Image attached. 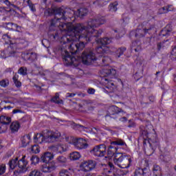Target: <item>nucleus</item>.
<instances>
[{"mask_svg":"<svg viewBox=\"0 0 176 176\" xmlns=\"http://www.w3.org/2000/svg\"><path fill=\"white\" fill-rule=\"evenodd\" d=\"M102 24H105V19L102 16L89 19L87 27L82 23H77L74 25L72 22L67 23V35L69 38H67V45L69 46L70 53L76 54L78 52L85 49V43L83 41L78 43L79 39L90 42L93 37L100 36L101 33L94 28H98Z\"/></svg>","mask_w":176,"mask_h":176,"instance_id":"f257e3e1","label":"nucleus"},{"mask_svg":"<svg viewBox=\"0 0 176 176\" xmlns=\"http://www.w3.org/2000/svg\"><path fill=\"white\" fill-rule=\"evenodd\" d=\"M45 16H52L54 14V19H52L50 25V30H54L58 27L61 31L63 36L60 39L61 46L59 48V54L60 57L67 64V21H65V11L61 8H48L45 10Z\"/></svg>","mask_w":176,"mask_h":176,"instance_id":"f03ea898","label":"nucleus"},{"mask_svg":"<svg viewBox=\"0 0 176 176\" xmlns=\"http://www.w3.org/2000/svg\"><path fill=\"white\" fill-rule=\"evenodd\" d=\"M60 137H61V133L58 131L45 130L42 133H37L34 137V140L36 144H42V142L52 144L58 141Z\"/></svg>","mask_w":176,"mask_h":176,"instance_id":"7ed1b4c3","label":"nucleus"},{"mask_svg":"<svg viewBox=\"0 0 176 176\" xmlns=\"http://www.w3.org/2000/svg\"><path fill=\"white\" fill-rule=\"evenodd\" d=\"M114 164L120 168H129L131 164V157L130 155H123L116 154L113 159Z\"/></svg>","mask_w":176,"mask_h":176,"instance_id":"20e7f679","label":"nucleus"},{"mask_svg":"<svg viewBox=\"0 0 176 176\" xmlns=\"http://www.w3.org/2000/svg\"><path fill=\"white\" fill-rule=\"evenodd\" d=\"M155 30V25H151L149 23H144L142 25V28H138L135 32V36L140 39V38H144L146 34H151V31Z\"/></svg>","mask_w":176,"mask_h":176,"instance_id":"39448f33","label":"nucleus"},{"mask_svg":"<svg viewBox=\"0 0 176 176\" xmlns=\"http://www.w3.org/2000/svg\"><path fill=\"white\" fill-rule=\"evenodd\" d=\"M81 60L85 65H90V64H93V62L97 60V57L96 54L93 52V50L88 49L82 52Z\"/></svg>","mask_w":176,"mask_h":176,"instance_id":"423d86ee","label":"nucleus"},{"mask_svg":"<svg viewBox=\"0 0 176 176\" xmlns=\"http://www.w3.org/2000/svg\"><path fill=\"white\" fill-rule=\"evenodd\" d=\"M67 141L69 144H72L73 145H74L76 149H86L87 146H89V144L85 139H76L72 136H70L67 138Z\"/></svg>","mask_w":176,"mask_h":176,"instance_id":"0eeeda50","label":"nucleus"},{"mask_svg":"<svg viewBox=\"0 0 176 176\" xmlns=\"http://www.w3.org/2000/svg\"><path fill=\"white\" fill-rule=\"evenodd\" d=\"M90 153L98 157L105 156V155H107V146H105V144L95 146L93 149L90 151Z\"/></svg>","mask_w":176,"mask_h":176,"instance_id":"6e6552de","label":"nucleus"},{"mask_svg":"<svg viewBox=\"0 0 176 176\" xmlns=\"http://www.w3.org/2000/svg\"><path fill=\"white\" fill-rule=\"evenodd\" d=\"M96 166H97V162L96 161L87 160L82 162L80 165V167L82 171L87 173V171H91V170H94V168H96Z\"/></svg>","mask_w":176,"mask_h":176,"instance_id":"1a4fd4ad","label":"nucleus"},{"mask_svg":"<svg viewBox=\"0 0 176 176\" xmlns=\"http://www.w3.org/2000/svg\"><path fill=\"white\" fill-rule=\"evenodd\" d=\"M12 122V118L10 117H6L5 116H0V134L5 133L8 130V126Z\"/></svg>","mask_w":176,"mask_h":176,"instance_id":"9d476101","label":"nucleus"},{"mask_svg":"<svg viewBox=\"0 0 176 176\" xmlns=\"http://www.w3.org/2000/svg\"><path fill=\"white\" fill-rule=\"evenodd\" d=\"M57 168V166H56V163L54 162H50L45 164H43L40 167L41 171L42 173H53Z\"/></svg>","mask_w":176,"mask_h":176,"instance_id":"9b49d317","label":"nucleus"},{"mask_svg":"<svg viewBox=\"0 0 176 176\" xmlns=\"http://www.w3.org/2000/svg\"><path fill=\"white\" fill-rule=\"evenodd\" d=\"M109 167L111 168V171H113L114 176H124L129 173V170L118 169L115 168V166L112 162H109Z\"/></svg>","mask_w":176,"mask_h":176,"instance_id":"f8f14e48","label":"nucleus"},{"mask_svg":"<svg viewBox=\"0 0 176 176\" xmlns=\"http://www.w3.org/2000/svg\"><path fill=\"white\" fill-rule=\"evenodd\" d=\"M6 55H3L4 54L3 53V56H5L4 57H14V56H16V53H17V43L10 44V45L6 48Z\"/></svg>","mask_w":176,"mask_h":176,"instance_id":"ddd939ff","label":"nucleus"},{"mask_svg":"<svg viewBox=\"0 0 176 176\" xmlns=\"http://www.w3.org/2000/svg\"><path fill=\"white\" fill-rule=\"evenodd\" d=\"M23 58L25 61H30L34 63L36 60H38V55L35 52H26L23 54Z\"/></svg>","mask_w":176,"mask_h":176,"instance_id":"4468645a","label":"nucleus"},{"mask_svg":"<svg viewBox=\"0 0 176 176\" xmlns=\"http://www.w3.org/2000/svg\"><path fill=\"white\" fill-rule=\"evenodd\" d=\"M67 65H74V67H78L80 62L79 60L76 59L75 56L69 55V53L67 52Z\"/></svg>","mask_w":176,"mask_h":176,"instance_id":"2eb2a0df","label":"nucleus"},{"mask_svg":"<svg viewBox=\"0 0 176 176\" xmlns=\"http://www.w3.org/2000/svg\"><path fill=\"white\" fill-rule=\"evenodd\" d=\"M27 164H28V162L25 160V156L18 160V167L22 170V173L27 171Z\"/></svg>","mask_w":176,"mask_h":176,"instance_id":"dca6fc26","label":"nucleus"},{"mask_svg":"<svg viewBox=\"0 0 176 176\" xmlns=\"http://www.w3.org/2000/svg\"><path fill=\"white\" fill-rule=\"evenodd\" d=\"M172 31H173V25H171V24H168L161 31L160 36H170V34H171Z\"/></svg>","mask_w":176,"mask_h":176,"instance_id":"f3484780","label":"nucleus"},{"mask_svg":"<svg viewBox=\"0 0 176 176\" xmlns=\"http://www.w3.org/2000/svg\"><path fill=\"white\" fill-rule=\"evenodd\" d=\"M54 157L53 154L52 153L46 152L44 154H43L41 157V160L43 162V163H49L50 160H52Z\"/></svg>","mask_w":176,"mask_h":176,"instance_id":"a211bd4d","label":"nucleus"},{"mask_svg":"<svg viewBox=\"0 0 176 176\" xmlns=\"http://www.w3.org/2000/svg\"><path fill=\"white\" fill-rule=\"evenodd\" d=\"M102 72L104 76H109V78H113L114 76H116V69H104Z\"/></svg>","mask_w":176,"mask_h":176,"instance_id":"6ab92c4d","label":"nucleus"},{"mask_svg":"<svg viewBox=\"0 0 176 176\" xmlns=\"http://www.w3.org/2000/svg\"><path fill=\"white\" fill-rule=\"evenodd\" d=\"M120 112H123L122 109L116 107V106H111L108 109V113L109 116H112V115H118Z\"/></svg>","mask_w":176,"mask_h":176,"instance_id":"aec40b11","label":"nucleus"},{"mask_svg":"<svg viewBox=\"0 0 176 176\" xmlns=\"http://www.w3.org/2000/svg\"><path fill=\"white\" fill-rule=\"evenodd\" d=\"M144 138V141H143L144 145H146V142H148L150 144V146H152V144L154 146H157L159 145L157 138H155V139L149 138L148 140V138Z\"/></svg>","mask_w":176,"mask_h":176,"instance_id":"412c9836","label":"nucleus"},{"mask_svg":"<svg viewBox=\"0 0 176 176\" xmlns=\"http://www.w3.org/2000/svg\"><path fill=\"white\" fill-rule=\"evenodd\" d=\"M80 157H82V155L78 151H73L69 155V159L72 161L79 160Z\"/></svg>","mask_w":176,"mask_h":176,"instance_id":"4be33fe9","label":"nucleus"},{"mask_svg":"<svg viewBox=\"0 0 176 176\" xmlns=\"http://www.w3.org/2000/svg\"><path fill=\"white\" fill-rule=\"evenodd\" d=\"M31 141V135L27 134L25 135L22 138H21V142H22V146L24 148L30 144Z\"/></svg>","mask_w":176,"mask_h":176,"instance_id":"5701e85b","label":"nucleus"},{"mask_svg":"<svg viewBox=\"0 0 176 176\" xmlns=\"http://www.w3.org/2000/svg\"><path fill=\"white\" fill-rule=\"evenodd\" d=\"M153 173L154 176H162V168L157 164L153 166Z\"/></svg>","mask_w":176,"mask_h":176,"instance_id":"b1692460","label":"nucleus"},{"mask_svg":"<svg viewBox=\"0 0 176 176\" xmlns=\"http://www.w3.org/2000/svg\"><path fill=\"white\" fill-rule=\"evenodd\" d=\"M3 39L5 41L6 43H7V45H13L14 43H17V40H11L10 36H9L8 34H3Z\"/></svg>","mask_w":176,"mask_h":176,"instance_id":"393cba45","label":"nucleus"},{"mask_svg":"<svg viewBox=\"0 0 176 176\" xmlns=\"http://www.w3.org/2000/svg\"><path fill=\"white\" fill-rule=\"evenodd\" d=\"M18 162L19 157H15L14 159L10 160L8 162L10 168H11V170H14L16 166H18Z\"/></svg>","mask_w":176,"mask_h":176,"instance_id":"a878e982","label":"nucleus"},{"mask_svg":"<svg viewBox=\"0 0 176 176\" xmlns=\"http://www.w3.org/2000/svg\"><path fill=\"white\" fill-rule=\"evenodd\" d=\"M118 146H109L107 150V155L109 156H113L118 152Z\"/></svg>","mask_w":176,"mask_h":176,"instance_id":"bb28decb","label":"nucleus"},{"mask_svg":"<svg viewBox=\"0 0 176 176\" xmlns=\"http://www.w3.org/2000/svg\"><path fill=\"white\" fill-rule=\"evenodd\" d=\"M100 43H101V45H102V46H105L106 45H109L110 43H112V39L109 38L108 37H105L103 38H100L99 40Z\"/></svg>","mask_w":176,"mask_h":176,"instance_id":"cd10ccee","label":"nucleus"},{"mask_svg":"<svg viewBox=\"0 0 176 176\" xmlns=\"http://www.w3.org/2000/svg\"><path fill=\"white\" fill-rule=\"evenodd\" d=\"M19 127L20 124H19L17 122H14L11 124L10 129L12 133H14V131H19Z\"/></svg>","mask_w":176,"mask_h":176,"instance_id":"c85d7f7f","label":"nucleus"},{"mask_svg":"<svg viewBox=\"0 0 176 176\" xmlns=\"http://www.w3.org/2000/svg\"><path fill=\"white\" fill-rule=\"evenodd\" d=\"M3 25L8 30H16V28H19V25L14 23H4Z\"/></svg>","mask_w":176,"mask_h":176,"instance_id":"c756f323","label":"nucleus"},{"mask_svg":"<svg viewBox=\"0 0 176 176\" xmlns=\"http://www.w3.org/2000/svg\"><path fill=\"white\" fill-rule=\"evenodd\" d=\"M170 58L172 61H176V45L172 46Z\"/></svg>","mask_w":176,"mask_h":176,"instance_id":"7c9ffc66","label":"nucleus"},{"mask_svg":"<svg viewBox=\"0 0 176 176\" xmlns=\"http://www.w3.org/2000/svg\"><path fill=\"white\" fill-rule=\"evenodd\" d=\"M13 82L16 86V87H21V82L19 81V75L17 73L12 78Z\"/></svg>","mask_w":176,"mask_h":176,"instance_id":"2f4dec72","label":"nucleus"},{"mask_svg":"<svg viewBox=\"0 0 176 176\" xmlns=\"http://www.w3.org/2000/svg\"><path fill=\"white\" fill-rule=\"evenodd\" d=\"M52 102H55V104H63V100H60V95L56 93L55 96L51 99Z\"/></svg>","mask_w":176,"mask_h":176,"instance_id":"473e14b6","label":"nucleus"},{"mask_svg":"<svg viewBox=\"0 0 176 176\" xmlns=\"http://www.w3.org/2000/svg\"><path fill=\"white\" fill-rule=\"evenodd\" d=\"M67 14L68 15V21H69V20H72V21H75V11L71 10V9H67Z\"/></svg>","mask_w":176,"mask_h":176,"instance_id":"72a5a7b5","label":"nucleus"},{"mask_svg":"<svg viewBox=\"0 0 176 176\" xmlns=\"http://www.w3.org/2000/svg\"><path fill=\"white\" fill-rule=\"evenodd\" d=\"M111 145H119L120 146H124V145H126V142H124L122 139H118L111 142Z\"/></svg>","mask_w":176,"mask_h":176,"instance_id":"f704fd0d","label":"nucleus"},{"mask_svg":"<svg viewBox=\"0 0 176 176\" xmlns=\"http://www.w3.org/2000/svg\"><path fill=\"white\" fill-rule=\"evenodd\" d=\"M133 47H135V52H140L141 50V43L138 41H134L132 43Z\"/></svg>","mask_w":176,"mask_h":176,"instance_id":"c9c22d12","label":"nucleus"},{"mask_svg":"<svg viewBox=\"0 0 176 176\" xmlns=\"http://www.w3.org/2000/svg\"><path fill=\"white\" fill-rule=\"evenodd\" d=\"M87 13H89V10H87V8H80L78 10V16L80 17H83V16H86V14H87Z\"/></svg>","mask_w":176,"mask_h":176,"instance_id":"e433bc0d","label":"nucleus"},{"mask_svg":"<svg viewBox=\"0 0 176 176\" xmlns=\"http://www.w3.org/2000/svg\"><path fill=\"white\" fill-rule=\"evenodd\" d=\"M57 161L61 166H65V163H67V158L64 156H59L57 158Z\"/></svg>","mask_w":176,"mask_h":176,"instance_id":"4c0bfd02","label":"nucleus"},{"mask_svg":"<svg viewBox=\"0 0 176 176\" xmlns=\"http://www.w3.org/2000/svg\"><path fill=\"white\" fill-rule=\"evenodd\" d=\"M118 2L112 3L109 5V10L111 12H116L118 10Z\"/></svg>","mask_w":176,"mask_h":176,"instance_id":"58836bf2","label":"nucleus"},{"mask_svg":"<svg viewBox=\"0 0 176 176\" xmlns=\"http://www.w3.org/2000/svg\"><path fill=\"white\" fill-rule=\"evenodd\" d=\"M57 150L60 153H63V152H65L67 151V145L65 144H58L57 146Z\"/></svg>","mask_w":176,"mask_h":176,"instance_id":"ea45409f","label":"nucleus"},{"mask_svg":"<svg viewBox=\"0 0 176 176\" xmlns=\"http://www.w3.org/2000/svg\"><path fill=\"white\" fill-rule=\"evenodd\" d=\"M27 67H21L19 70H18V74L20 75H22L23 76H25L27 75Z\"/></svg>","mask_w":176,"mask_h":176,"instance_id":"a19ab883","label":"nucleus"},{"mask_svg":"<svg viewBox=\"0 0 176 176\" xmlns=\"http://www.w3.org/2000/svg\"><path fill=\"white\" fill-rule=\"evenodd\" d=\"M0 86L1 87H8L9 86V79L6 78L0 81Z\"/></svg>","mask_w":176,"mask_h":176,"instance_id":"79ce46f5","label":"nucleus"},{"mask_svg":"<svg viewBox=\"0 0 176 176\" xmlns=\"http://www.w3.org/2000/svg\"><path fill=\"white\" fill-rule=\"evenodd\" d=\"M124 52H126V47H122L118 48L116 52V54L118 57H120V56H123V53H124Z\"/></svg>","mask_w":176,"mask_h":176,"instance_id":"37998d69","label":"nucleus"},{"mask_svg":"<svg viewBox=\"0 0 176 176\" xmlns=\"http://www.w3.org/2000/svg\"><path fill=\"white\" fill-rule=\"evenodd\" d=\"M100 57L102 58V63H103L102 65H108V62L110 60L109 58L104 55H100Z\"/></svg>","mask_w":176,"mask_h":176,"instance_id":"c03bdc74","label":"nucleus"},{"mask_svg":"<svg viewBox=\"0 0 176 176\" xmlns=\"http://www.w3.org/2000/svg\"><path fill=\"white\" fill-rule=\"evenodd\" d=\"M29 176H41V171L38 169H34L30 173Z\"/></svg>","mask_w":176,"mask_h":176,"instance_id":"a18cd8bd","label":"nucleus"},{"mask_svg":"<svg viewBox=\"0 0 176 176\" xmlns=\"http://www.w3.org/2000/svg\"><path fill=\"white\" fill-rule=\"evenodd\" d=\"M30 160L32 162V164H38L39 163V157H38L36 155H33Z\"/></svg>","mask_w":176,"mask_h":176,"instance_id":"49530a36","label":"nucleus"},{"mask_svg":"<svg viewBox=\"0 0 176 176\" xmlns=\"http://www.w3.org/2000/svg\"><path fill=\"white\" fill-rule=\"evenodd\" d=\"M102 80L104 82V83L105 85H107V86L109 87H111V86H115V85L113 84V82H111V81H109V79L107 78H102Z\"/></svg>","mask_w":176,"mask_h":176,"instance_id":"de8ad7c7","label":"nucleus"},{"mask_svg":"<svg viewBox=\"0 0 176 176\" xmlns=\"http://www.w3.org/2000/svg\"><path fill=\"white\" fill-rule=\"evenodd\" d=\"M142 175L144 176H151V170L148 168H144L142 169Z\"/></svg>","mask_w":176,"mask_h":176,"instance_id":"09e8293b","label":"nucleus"},{"mask_svg":"<svg viewBox=\"0 0 176 176\" xmlns=\"http://www.w3.org/2000/svg\"><path fill=\"white\" fill-rule=\"evenodd\" d=\"M31 151L32 152V153H39V147H38V146L36 145L32 146Z\"/></svg>","mask_w":176,"mask_h":176,"instance_id":"8fccbe9b","label":"nucleus"},{"mask_svg":"<svg viewBox=\"0 0 176 176\" xmlns=\"http://www.w3.org/2000/svg\"><path fill=\"white\" fill-rule=\"evenodd\" d=\"M142 168H138L135 171V176H142Z\"/></svg>","mask_w":176,"mask_h":176,"instance_id":"3c124183","label":"nucleus"},{"mask_svg":"<svg viewBox=\"0 0 176 176\" xmlns=\"http://www.w3.org/2000/svg\"><path fill=\"white\" fill-rule=\"evenodd\" d=\"M6 170V166L4 164L0 165V175L2 174H5V171Z\"/></svg>","mask_w":176,"mask_h":176,"instance_id":"603ef678","label":"nucleus"},{"mask_svg":"<svg viewBox=\"0 0 176 176\" xmlns=\"http://www.w3.org/2000/svg\"><path fill=\"white\" fill-rule=\"evenodd\" d=\"M3 54L4 56H6V54H8V51L6 50V49L1 51L0 57H1V58H8V57H10V56H3Z\"/></svg>","mask_w":176,"mask_h":176,"instance_id":"864d4df0","label":"nucleus"},{"mask_svg":"<svg viewBox=\"0 0 176 176\" xmlns=\"http://www.w3.org/2000/svg\"><path fill=\"white\" fill-rule=\"evenodd\" d=\"M96 52L99 54H104V53H105V51H104V48H102V47H98L96 49Z\"/></svg>","mask_w":176,"mask_h":176,"instance_id":"5fc2aeb1","label":"nucleus"},{"mask_svg":"<svg viewBox=\"0 0 176 176\" xmlns=\"http://www.w3.org/2000/svg\"><path fill=\"white\" fill-rule=\"evenodd\" d=\"M141 134H142V135L144 136V138H149L148 131L142 130V131H141Z\"/></svg>","mask_w":176,"mask_h":176,"instance_id":"6e6d98bb","label":"nucleus"},{"mask_svg":"<svg viewBox=\"0 0 176 176\" xmlns=\"http://www.w3.org/2000/svg\"><path fill=\"white\" fill-rule=\"evenodd\" d=\"M28 3H29V8L32 10V12H36L35 6H34V4H32V3L30 4V1H28Z\"/></svg>","mask_w":176,"mask_h":176,"instance_id":"4d7b16f0","label":"nucleus"},{"mask_svg":"<svg viewBox=\"0 0 176 176\" xmlns=\"http://www.w3.org/2000/svg\"><path fill=\"white\" fill-rule=\"evenodd\" d=\"M160 13H162V14L168 13V10H167V6L160 8Z\"/></svg>","mask_w":176,"mask_h":176,"instance_id":"13d9d810","label":"nucleus"},{"mask_svg":"<svg viewBox=\"0 0 176 176\" xmlns=\"http://www.w3.org/2000/svg\"><path fill=\"white\" fill-rule=\"evenodd\" d=\"M162 47H164V43H158L157 44V50H161Z\"/></svg>","mask_w":176,"mask_h":176,"instance_id":"bf43d9fd","label":"nucleus"},{"mask_svg":"<svg viewBox=\"0 0 176 176\" xmlns=\"http://www.w3.org/2000/svg\"><path fill=\"white\" fill-rule=\"evenodd\" d=\"M59 176H67V170L62 169L59 173Z\"/></svg>","mask_w":176,"mask_h":176,"instance_id":"052dcab7","label":"nucleus"},{"mask_svg":"<svg viewBox=\"0 0 176 176\" xmlns=\"http://www.w3.org/2000/svg\"><path fill=\"white\" fill-rule=\"evenodd\" d=\"M170 160H171V157L170 155H165L164 157V161L166 162V163H168V162H170Z\"/></svg>","mask_w":176,"mask_h":176,"instance_id":"680f3d73","label":"nucleus"},{"mask_svg":"<svg viewBox=\"0 0 176 176\" xmlns=\"http://www.w3.org/2000/svg\"><path fill=\"white\" fill-rule=\"evenodd\" d=\"M87 93H88V94H94L96 93V89H94L93 88H89L87 90Z\"/></svg>","mask_w":176,"mask_h":176,"instance_id":"e2e57ef3","label":"nucleus"},{"mask_svg":"<svg viewBox=\"0 0 176 176\" xmlns=\"http://www.w3.org/2000/svg\"><path fill=\"white\" fill-rule=\"evenodd\" d=\"M166 9L168 12H173V10H174V7L171 5H168L166 6Z\"/></svg>","mask_w":176,"mask_h":176,"instance_id":"0e129e2a","label":"nucleus"},{"mask_svg":"<svg viewBox=\"0 0 176 176\" xmlns=\"http://www.w3.org/2000/svg\"><path fill=\"white\" fill-rule=\"evenodd\" d=\"M67 173H68V174H69L70 175H72V174H74V168H68Z\"/></svg>","mask_w":176,"mask_h":176,"instance_id":"69168bd1","label":"nucleus"},{"mask_svg":"<svg viewBox=\"0 0 176 176\" xmlns=\"http://www.w3.org/2000/svg\"><path fill=\"white\" fill-rule=\"evenodd\" d=\"M13 113H21V109H14L12 111Z\"/></svg>","mask_w":176,"mask_h":176,"instance_id":"338daca9","label":"nucleus"},{"mask_svg":"<svg viewBox=\"0 0 176 176\" xmlns=\"http://www.w3.org/2000/svg\"><path fill=\"white\" fill-rule=\"evenodd\" d=\"M120 122H127V118L126 117H122L120 118Z\"/></svg>","mask_w":176,"mask_h":176,"instance_id":"774afa93","label":"nucleus"}]
</instances>
